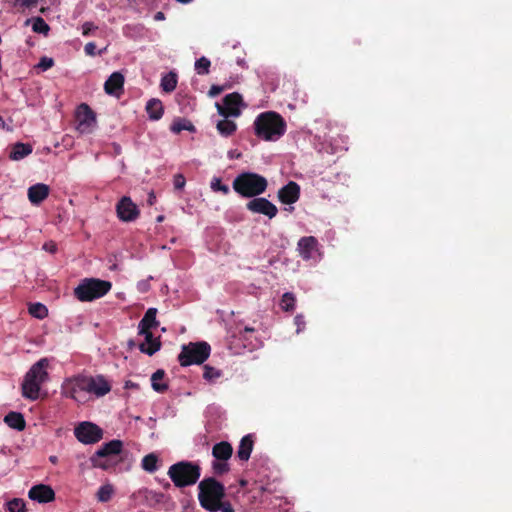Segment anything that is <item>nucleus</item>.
<instances>
[{
  "mask_svg": "<svg viewBox=\"0 0 512 512\" xmlns=\"http://www.w3.org/2000/svg\"><path fill=\"white\" fill-rule=\"evenodd\" d=\"M284 118L275 111L260 113L254 121L255 135L264 141H277L286 132Z\"/></svg>",
  "mask_w": 512,
  "mask_h": 512,
  "instance_id": "f257e3e1",
  "label": "nucleus"
},
{
  "mask_svg": "<svg viewBox=\"0 0 512 512\" xmlns=\"http://www.w3.org/2000/svg\"><path fill=\"white\" fill-rule=\"evenodd\" d=\"M225 497L224 485L214 477L204 478L198 484V500L202 508L209 512H218Z\"/></svg>",
  "mask_w": 512,
  "mask_h": 512,
  "instance_id": "f03ea898",
  "label": "nucleus"
},
{
  "mask_svg": "<svg viewBox=\"0 0 512 512\" xmlns=\"http://www.w3.org/2000/svg\"><path fill=\"white\" fill-rule=\"evenodd\" d=\"M49 361L47 358H41L34 363L24 376L22 383V396L26 399L35 401L39 398L41 385L48 381L49 374L47 368Z\"/></svg>",
  "mask_w": 512,
  "mask_h": 512,
  "instance_id": "7ed1b4c3",
  "label": "nucleus"
},
{
  "mask_svg": "<svg viewBox=\"0 0 512 512\" xmlns=\"http://www.w3.org/2000/svg\"><path fill=\"white\" fill-rule=\"evenodd\" d=\"M232 187L241 197L253 199L267 190L268 181L258 173L242 172L234 178Z\"/></svg>",
  "mask_w": 512,
  "mask_h": 512,
  "instance_id": "20e7f679",
  "label": "nucleus"
},
{
  "mask_svg": "<svg viewBox=\"0 0 512 512\" xmlns=\"http://www.w3.org/2000/svg\"><path fill=\"white\" fill-rule=\"evenodd\" d=\"M167 474L175 487L184 488L197 483L201 467L197 462L183 460L171 465Z\"/></svg>",
  "mask_w": 512,
  "mask_h": 512,
  "instance_id": "39448f33",
  "label": "nucleus"
},
{
  "mask_svg": "<svg viewBox=\"0 0 512 512\" xmlns=\"http://www.w3.org/2000/svg\"><path fill=\"white\" fill-rule=\"evenodd\" d=\"M112 288L109 281L85 278L74 289V296L81 302H90L105 296Z\"/></svg>",
  "mask_w": 512,
  "mask_h": 512,
  "instance_id": "423d86ee",
  "label": "nucleus"
},
{
  "mask_svg": "<svg viewBox=\"0 0 512 512\" xmlns=\"http://www.w3.org/2000/svg\"><path fill=\"white\" fill-rule=\"evenodd\" d=\"M210 352L211 347L207 342H190L182 346L178 361L183 367L193 364L200 365L208 359Z\"/></svg>",
  "mask_w": 512,
  "mask_h": 512,
  "instance_id": "0eeeda50",
  "label": "nucleus"
},
{
  "mask_svg": "<svg viewBox=\"0 0 512 512\" xmlns=\"http://www.w3.org/2000/svg\"><path fill=\"white\" fill-rule=\"evenodd\" d=\"M87 376L78 375L66 379L62 384V393L64 396L74 399L77 402H84L87 393Z\"/></svg>",
  "mask_w": 512,
  "mask_h": 512,
  "instance_id": "6e6552de",
  "label": "nucleus"
},
{
  "mask_svg": "<svg viewBox=\"0 0 512 512\" xmlns=\"http://www.w3.org/2000/svg\"><path fill=\"white\" fill-rule=\"evenodd\" d=\"M77 440L83 444H94L103 437V430L91 422H82L74 429Z\"/></svg>",
  "mask_w": 512,
  "mask_h": 512,
  "instance_id": "1a4fd4ad",
  "label": "nucleus"
},
{
  "mask_svg": "<svg viewBox=\"0 0 512 512\" xmlns=\"http://www.w3.org/2000/svg\"><path fill=\"white\" fill-rule=\"evenodd\" d=\"M123 449V442L118 439L111 440L104 443L100 449L91 457V462L94 467L107 469L108 465L102 461L103 458L108 456L118 455Z\"/></svg>",
  "mask_w": 512,
  "mask_h": 512,
  "instance_id": "9d476101",
  "label": "nucleus"
},
{
  "mask_svg": "<svg viewBox=\"0 0 512 512\" xmlns=\"http://www.w3.org/2000/svg\"><path fill=\"white\" fill-rule=\"evenodd\" d=\"M243 104L242 96L233 92L223 98V105L216 103L218 113L224 118L238 117L241 114L240 106Z\"/></svg>",
  "mask_w": 512,
  "mask_h": 512,
  "instance_id": "9b49d317",
  "label": "nucleus"
},
{
  "mask_svg": "<svg viewBox=\"0 0 512 512\" xmlns=\"http://www.w3.org/2000/svg\"><path fill=\"white\" fill-rule=\"evenodd\" d=\"M246 209L255 214H262L269 219L276 217L278 208L268 199L255 197L246 203Z\"/></svg>",
  "mask_w": 512,
  "mask_h": 512,
  "instance_id": "f8f14e48",
  "label": "nucleus"
},
{
  "mask_svg": "<svg viewBox=\"0 0 512 512\" xmlns=\"http://www.w3.org/2000/svg\"><path fill=\"white\" fill-rule=\"evenodd\" d=\"M118 218L123 222H132L139 216V209L130 197H122L116 205Z\"/></svg>",
  "mask_w": 512,
  "mask_h": 512,
  "instance_id": "ddd939ff",
  "label": "nucleus"
},
{
  "mask_svg": "<svg viewBox=\"0 0 512 512\" xmlns=\"http://www.w3.org/2000/svg\"><path fill=\"white\" fill-rule=\"evenodd\" d=\"M76 119L78 122L77 129L81 133H86L95 124L96 117L93 110L85 103L78 106L76 112Z\"/></svg>",
  "mask_w": 512,
  "mask_h": 512,
  "instance_id": "4468645a",
  "label": "nucleus"
},
{
  "mask_svg": "<svg viewBox=\"0 0 512 512\" xmlns=\"http://www.w3.org/2000/svg\"><path fill=\"white\" fill-rule=\"evenodd\" d=\"M87 393L102 397L111 391V385L102 375L96 377L87 376Z\"/></svg>",
  "mask_w": 512,
  "mask_h": 512,
  "instance_id": "2eb2a0df",
  "label": "nucleus"
},
{
  "mask_svg": "<svg viewBox=\"0 0 512 512\" xmlns=\"http://www.w3.org/2000/svg\"><path fill=\"white\" fill-rule=\"evenodd\" d=\"M28 497L38 503H49L55 499V492L49 485L37 484L30 488Z\"/></svg>",
  "mask_w": 512,
  "mask_h": 512,
  "instance_id": "dca6fc26",
  "label": "nucleus"
},
{
  "mask_svg": "<svg viewBox=\"0 0 512 512\" xmlns=\"http://www.w3.org/2000/svg\"><path fill=\"white\" fill-rule=\"evenodd\" d=\"M300 197V186L290 181L282 188L278 190V199L283 204L291 205L299 200Z\"/></svg>",
  "mask_w": 512,
  "mask_h": 512,
  "instance_id": "f3484780",
  "label": "nucleus"
},
{
  "mask_svg": "<svg viewBox=\"0 0 512 512\" xmlns=\"http://www.w3.org/2000/svg\"><path fill=\"white\" fill-rule=\"evenodd\" d=\"M298 251L304 260L314 258L315 253L318 252V240L314 236L300 238L298 241Z\"/></svg>",
  "mask_w": 512,
  "mask_h": 512,
  "instance_id": "a211bd4d",
  "label": "nucleus"
},
{
  "mask_svg": "<svg viewBox=\"0 0 512 512\" xmlns=\"http://www.w3.org/2000/svg\"><path fill=\"white\" fill-rule=\"evenodd\" d=\"M144 499L150 507L163 506L168 508L169 505L173 504L171 497L162 493L150 489H144Z\"/></svg>",
  "mask_w": 512,
  "mask_h": 512,
  "instance_id": "6ab92c4d",
  "label": "nucleus"
},
{
  "mask_svg": "<svg viewBox=\"0 0 512 512\" xmlns=\"http://www.w3.org/2000/svg\"><path fill=\"white\" fill-rule=\"evenodd\" d=\"M143 335L145 341L139 345V350L149 356L154 355L161 348V341L159 337H154L151 331L145 333H139Z\"/></svg>",
  "mask_w": 512,
  "mask_h": 512,
  "instance_id": "aec40b11",
  "label": "nucleus"
},
{
  "mask_svg": "<svg viewBox=\"0 0 512 512\" xmlns=\"http://www.w3.org/2000/svg\"><path fill=\"white\" fill-rule=\"evenodd\" d=\"M50 188L43 183H37L28 188V199L33 205H39L49 196Z\"/></svg>",
  "mask_w": 512,
  "mask_h": 512,
  "instance_id": "412c9836",
  "label": "nucleus"
},
{
  "mask_svg": "<svg viewBox=\"0 0 512 512\" xmlns=\"http://www.w3.org/2000/svg\"><path fill=\"white\" fill-rule=\"evenodd\" d=\"M123 86L124 76L120 72H113L105 81L104 90L108 95H119Z\"/></svg>",
  "mask_w": 512,
  "mask_h": 512,
  "instance_id": "4be33fe9",
  "label": "nucleus"
},
{
  "mask_svg": "<svg viewBox=\"0 0 512 512\" xmlns=\"http://www.w3.org/2000/svg\"><path fill=\"white\" fill-rule=\"evenodd\" d=\"M157 309L149 308L144 314L143 318L138 324V333H145L151 331L152 328H156L159 322L156 320Z\"/></svg>",
  "mask_w": 512,
  "mask_h": 512,
  "instance_id": "5701e85b",
  "label": "nucleus"
},
{
  "mask_svg": "<svg viewBox=\"0 0 512 512\" xmlns=\"http://www.w3.org/2000/svg\"><path fill=\"white\" fill-rule=\"evenodd\" d=\"M254 446L253 436L251 434L245 435L238 446L237 457L241 461H248Z\"/></svg>",
  "mask_w": 512,
  "mask_h": 512,
  "instance_id": "b1692460",
  "label": "nucleus"
},
{
  "mask_svg": "<svg viewBox=\"0 0 512 512\" xmlns=\"http://www.w3.org/2000/svg\"><path fill=\"white\" fill-rule=\"evenodd\" d=\"M233 454L232 445L229 442L221 441L212 448V455L216 460L228 461Z\"/></svg>",
  "mask_w": 512,
  "mask_h": 512,
  "instance_id": "393cba45",
  "label": "nucleus"
},
{
  "mask_svg": "<svg viewBox=\"0 0 512 512\" xmlns=\"http://www.w3.org/2000/svg\"><path fill=\"white\" fill-rule=\"evenodd\" d=\"M32 151L33 148L30 144L17 142L13 145L9 157L12 160L18 161L30 155Z\"/></svg>",
  "mask_w": 512,
  "mask_h": 512,
  "instance_id": "a878e982",
  "label": "nucleus"
},
{
  "mask_svg": "<svg viewBox=\"0 0 512 512\" xmlns=\"http://www.w3.org/2000/svg\"><path fill=\"white\" fill-rule=\"evenodd\" d=\"M4 422L17 431H22L26 427V422L23 415L19 412H9L4 417Z\"/></svg>",
  "mask_w": 512,
  "mask_h": 512,
  "instance_id": "bb28decb",
  "label": "nucleus"
},
{
  "mask_svg": "<svg viewBox=\"0 0 512 512\" xmlns=\"http://www.w3.org/2000/svg\"><path fill=\"white\" fill-rule=\"evenodd\" d=\"M146 112L151 120H159L163 116L164 108L159 99H150L146 104Z\"/></svg>",
  "mask_w": 512,
  "mask_h": 512,
  "instance_id": "cd10ccee",
  "label": "nucleus"
},
{
  "mask_svg": "<svg viewBox=\"0 0 512 512\" xmlns=\"http://www.w3.org/2000/svg\"><path fill=\"white\" fill-rule=\"evenodd\" d=\"M216 128L222 136L229 137L236 131L237 125L234 121L225 118L217 123Z\"/></svg>",
  "mask_w": 512,
  "mask_h": 512,
  "instance_id": "c85d7f7f",
  "label": "nucleus"
},
{
  "mask_svg": "<svg viewBox=\"0 0 512 512\" xmlns=\"http://www.w3.org/2000/svg\"><path fill=\"white\" fill-rule=\"evenodd\" d=\"M159 458L155 453L147 454L143 457L141 467L149 473H153L158 469Z\"/></svg>",
  "mask_w": 512,
  "mask_h": 512,
  "instance_id": "c756f323",
  "label": "nucleus"
},
{
  "mask_svg": "<svg viewBox=\"0 0 512 512\" xmlns=\"http://www.w3.org/2000/svg\"><path fill=\"white\" fill-rule=\"evenodd\" d=\"M177 86V74L175 72H169L165 74L161 79V88L165 92H172Z\"/></svg>",
  "mask_w": 512,
  "mask_h": 512,
  "instance_id": "7c9ffc66",
  "label": "nucleus"
},
{
  "mask_svg": "<svg viewBox=\"0 0 512 512\" xmlns=\"http://www.w3.org/2000/svg\"><path fill=\"white\" fill-rule=\"evenodd\" d=\"M165 372L164 370H157L151 376V385L152 388L159 393H163L168 389V385L165 383H160V381L164 378Z\"/></svg>",
  "mask_w": 512,
  "mask_h": 512,
  "instance_id": "2f4dec72",
  "label": "nucleus"
},
{
  "mask_svg": "<svg viewBox=\"0 0 512 512\" xmlns=\"http://www.w3.org/2000/svg\"><path fill=\"white\" fill-rule=\"evenodd\" d=\"M184 130L194 131L195 127L190 121L185 119H178L174 121L173 124L171 125V131L173 133H180L181 131Z\"/></svg>",
  "mask_w": 512,
  "mask_h": 512,
  "instance_id": "473e14b6",
  "label": "nucleus"
},
{
  "mask_svg": "<svg viewBox=\"0 0 512 512\" xmlns=\"http://www.w3.org/2000/svg\"><path fill=\"white\" fill-rule=\"evenodd\" d=\"M114 494V488L111 484L100 486L97 492V499L99 502H108Z\"/></svg>",
  "mask_w": 512,
  "mask_h": 512,
  "instance_id": "72a5a7b5",
  "label": "nucleus"
},
{
  "mask_svg": "<svg viewBox=\"0 0 512 512\" xmlns=\"http://www.w3.org/2000/svg\"><path fill=\"white\" fill-rule=\"evenodd\" d=\"M29 313L37 319H43L48 315V309L42 303H32L29 306Z\"/></svg>",
  "mask_w": 512,
  "mask_h": 512,
  "instance_id": "f704fd0d",
  "label": "nucleus"
},
{
  "mask_svg": "<svg viewBox=\"0 0 512 512\" xmlns=\"http://www.w3.org/2000/svg\"><path fill=\"white\" fill-rule=\"evenodd\" d=\"M212 470L215 475L221 476L229 472L230 466L228 461L215 459V461L212 462Z\"/></svg>",
  "mask_w": 512,
  "mask_h": 512,
  "instance_id": "c9c22d12",
  "label": "nucleus"
},
{
  "mask_svg": "<svg viewBox=\"0 0 512 512\" xmlns=\"http://www.w3.org/2000/svg\"><path fill=\"white\" fill-rule=\"evenodd\" d=\"M296 298L292 293H284L281 299V307L284 311H293L295 308Z\"/></svg>",
  "mask_w": 512,
  "mask_h": 512,
  "instance_id": "e433bc0d",
  "label": "nucleus"
},
{
  "mask_svg": "<svg viewBox=\"0 0 512 512\" xmlns=\"http://www.w3.org/2000/svg\"><path fill=\"white\" fill-rule=\"evenodd\" d=\"M210 188L214 192H221L224 195H227L230 193V188L228 185L223 184L221 181V178L219 177H213L210 183Z\"/></svg>",
  "mask_w": 512,
  "mask_h": 512,
  "instance_id": "4c0bfd02",
  "label": "nucleus"
},
{
  "mask_svg": "<svg viewBox=\"0 0 512 512\" xmlns=\"http://www.w3.org/2000/svg\"><path fill=\"white\" fill-rule=\"evenodd\" d=\"M210 65H211L210 60L203 56L196 60L195 70L197 71L198 74L205 75V74L209 73Z\"/></svg>",
  "mask_w": 512,
  "mask_h": 512,
  "instance_id": "58836bf2",
  "label": "nucleus"
},
{
  "mask_svg": "<svg viewBox=\"0 0 512 512\" xmlns=\"http://www.w3.org/2000/svg\"><path fill=\"white\" fill-rule=\"evenodd\" d=\"M7 508L9 512H25L26 505L23 499L14 498L7 502Z\"/></svg>",
  "mask_w": 512,
  "mask_h": 512,
  "instance_id": "ea45409f",
  "label": "nucleus"
},
{
  "mask_svg": "<svg viewBox=\"0 0 512 512\" xmlns=\"http://www.w3.org/2000/svg\"><path fill=\"white\" fill-rule=\"evenodd\" d=\"M32 29L36 33L47 34L50 30V27L43 18L36 17L33 19Z\"/></svg>",
  "mask_w": 512,
  "mask_h": 512,
  "instance_id": "a19ab883",
  "label": "nucleus"
},
{
  "mask_svg": "<svg viewBox=\"0 0 512 512\" xmlns=\"http://www.w3.org/2000/svg\"><path fill=\"white\" fill-rule=\"evenodd\" d=\"M221 371L212 367V366H209V365H205L204 366V372H203V378L208 380V381H212L214 379H217L221 376Z\"/></svg>",
  "mask_w": 512,
  "mask_h": 512,
  "instance_id": "79ce46f5",
  "label": "nucleus"
},
{
  "mask_svg": "<svg viewBox=\"0 0 512 512\" xmlns=\"http://www.w3.org/2000/svg\"><path fill=\"white\" fill-rule=\"evenodd\" d=\"M54 66V60L49 57H42L38 63V67L41 68L43 71H46Z\"/></svg>",
  "mask_w": 512,
  "mask_h": 512,
  "instance_id": "37998d69",
  "label": "nucleus"
},
{
  "mask_svg": "<svg viewBox=\"0 0 512 512\" xmlns=\"http://www.w3.org/2000/svg\"><path fill=\"white\" fill-rule=\"evenodd\" d=\"M173 184L175 189H182L186 184V179L182 174H176L174 176Z\"/></svg>",
  "mask_w": 512,
  "mask_h": 512,
  "instance_id": "c03bdc74",
  "label": "nucleus"
},
{
  "mask_svg": "<svg viewBox=\"0 0 512 512\" xmlns=\"http://www.w3.org/2000/svg\"><path fill=\"white\" fill-rule=\"evenodd\" d=\"M15 2L23 8H32L37 6L39 0H15Z\"/></svg>",
  "mask_w": 512,
  "mask_h": 512,
  "instance_id": "a18cd8bd",
  "label": "nucleus"
},
{
  "mask_svg": "<svg viewBox=\"0 0 512 512\" xmlns=\"http://www.w3.org/2000/svg\"><path fill=\"white\" fill-rule=\"evenodd\" d=\"M225 89H226V86L212 85L208 92V95L210 97H216V96L220 95Z\"/></svg>",
  "mask_w": 512,
  "mask_h": 512,
  "instance_id": "49530a36",
  "label": "nucleus"
},
{
  "mask_svg": "<svg viewBox=\"0 0 512 512\" xmlns=\"http://www.w3.org/2000/svg\"><path fill=\"white\" fill-rule=\"evenodd\" d=\"M97 29V26L94 25V23L92 22H85L83 25H82V34L84 36H88L90 35V33L94 30Z\"/></svg>",
  "mask_w": 512,
  "mask_h": 512,
  "instance_id": "de8ad7c7",
  "label": "nucleus"
},
{
  "mask_svg": "<svg viewBox=\"0 0 512 512\" xmlns=\"http://www.w3.org/2000/svg\"><path fill=\"white\" fill-rule=\"evenodd\" d=\"M84 51L86 55L88 56H95L96 55V44L94 42H88L84 46Z\"/></svg>",
  "mask_w": 512,
  "mask_h": 512,
  "instance_id": "09e8293b",
  "label": "nucleus"
},
{
  "mask_svg": "<svg viewBox=\"0 0 512 512\" xmlns=\"http://www.w3.org/2000/svg\"><path fill=\"white\" fill-rule=\"evenodd\" d=\"M43 249L46 250V251H49L50 253H55L56 250H57V246L53 242L45 243L44 246H43Z\"/></svg>",
  "mask_w": 512,
  "mask_h": 512,
  "instance_id": "8fccbe9b",
  "label": "nucleus"
},
{
  "mask_svg": "<svg viewBox=\"0 0 512 512\" xmlns=\"http://www.w3.org/2000/svg\"><path fill=\"white\" fill-rule=\"evenodd\" d=\"M295 323H296V325H297V327H298V328H297V332H300V330H301V325H304V318H303V316H302V315H297V316L295 317Z\"/></svg>",
  "mask_w": 512,
  "mask_h": 512,
  "instance_id": "3c124183",
  "label": "nucleus"
},
{
  "mask_svg": "<svg viewBox=\"0 0 512 512\" xmlns=\"http://www.w3.org/2000/svg\"><path fill=\"white\" fill-rule=\"evenodd\" d=\"M221 512H234V509L230 505L229 502H222V508L220 509Z\"/></svg>",
  "mask_w": 512,
  "mask_h": 512,
  "instance_id": "603ef678",
  "label": "nucleus"
},
{
  "mask_svg": "<svg viewBox=\"0 0 512 512\" xmlns=\"http://www.w3.org/2000/svg\"><path fill=\"white\" fill-rule=\"evenodd\" d=\"M164 19H165V14L163 12L158 11V12L155 13V15H154V20L155 21H162Z\"/></svg>",
  "mask_w": 512,
  "mask_h": 512,
  "instance_id": "864d4df0",
  "label": "nucleus"
},
{
  "mask_svg": "<svg viewBox=\"0 0 512 512\" xmlns=\"http://www.w3.org/2000/svg\"><path fill=\"white\" fill-rule=\"evenodd\" d=\"M255 332V329L253 327L246 326L244 328V333H253Z\"/></svg>",
  "mask_w": 512,
  "mask_h": 512,
  "instance_id": "5fc2aeb1",
  "label": "nucleus"
},
{
  "mask_svg": "<svg viewBox=\"0 0 512 512\" xmlns=\"http://www.w3.org/2000/svg\"><path fill=\"white\" fill-rule=\"evenodd\" d=\"M154 200H155V196H154V194H153V193H151V194L149 195V200H148V202L152 205Z\"/></svg>",
  "mask_w": 512,
  "mask_h": 512,
  "instance_id": "6e6d98bb",
  "label": "nucleus"
},
{
  "mask_svg": "<svg viewBox=\"0 0 512 512\" xmlns=\"http://www.w3.org/2000/svg\"><path fill=\"white\" fill-rule=\"evenodd\" d=\"M170 487H171V484H170L168 481H165V482L163 483V488H164V489L168 490V489H170Z\"/></svg>",
  "mask_w": 512,
  "mask_h": 512,
  "instance_id": "4d7b16f0",
  "label": "nucleus"
},
{
  "mask_svg": "<svg viewBox=\"0 0 512 512\" xmlns=\"http://www.w3.org/2000/svg\"><path fill=\"white\" fill-rule=\"evenodd\" d=\"M176 1L179 3H182V4H188V3L192 2L193 0H176Z\"/></svg>",
  "mask_w": 512,
  "mask_h": 512,
  "instance_id": "13d9d810",
  "label": "nucleus"
},
{
  "mask_svg": "<svg viewBox=\"0 0 512 512\" xmlns=\"http://www.w3.org/2000/svg\"><path fill=\"white\" fill-rule=\"evenodd\" d=\"M5 125V121L4 119L0 116V127H4Z\"/></svg>",
  "mask_w": 512,
  "mask_h": 512,
  "instance_id": "bf43d9fd",
  "label": "nucleus"
},
{
  "mask_svg": "<svg viewBox=\"0 0 512 512\" xmlns=\"http://www.w3.org/2000/svg\"><path fill=\"white\" fill-rule=\"evenodd\" d=\"M56 460H57L56 456H51V457H50V461H51V462L55 463V462H56Z\"/></svg>",
  "mask_w": 512,
  "mask_h": 512,
  "instance_id": "052dcab7",
  "label": "nucleus"
},
{
  "mask_svg": "<svg viewBox=\"0 0 512 512\" xmlns=\"http://www.w3.org/2000/svg\"><path fill=\"white\" fill-rule=\"evenodd\" d=\"M162 219H163V216H159L157 220L162 221Z\"/></svg>",
  "mask_w": 512,
  "mask_h": 512,
  "instance_id": "680f3d73",
  "label": "nucleus"
}]
</instances>
